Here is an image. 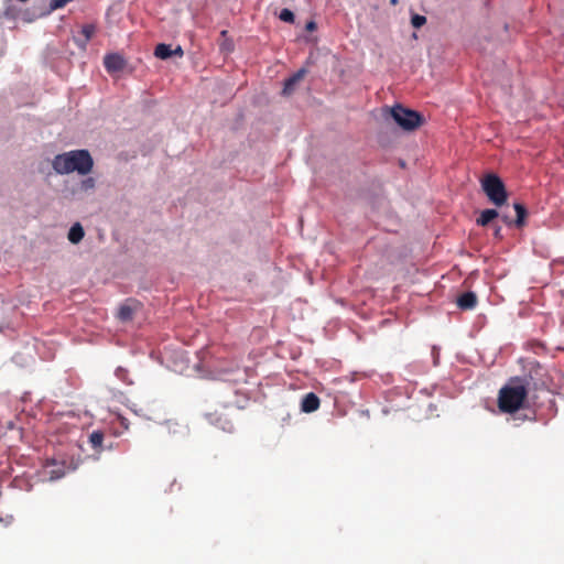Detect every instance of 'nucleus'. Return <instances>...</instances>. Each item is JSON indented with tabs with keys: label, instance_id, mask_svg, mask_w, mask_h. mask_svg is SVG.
<instances>
[{
	"label": "nucleus",
	"instance_id": "nucleus-13",
	"mask_svg": "<svg viewBox=\"0 0 564 564\" xmlns=\"http://www.w3.org/2000/svg\"><path fill=\"white\" fill-rule=\"evenodd\" d=\"M513 208H514L516 214H517V218L513 221H514V225L520 228L525 223V218L528 216V212H527V208L524 207V205H522L520 203H516L513 205Z\"/></svg>",
	"mask_w": 564,
	"mask_h": 564
},
{
	"label": "nucleus",
	"instance_id": "nucleus-21",
	"mask_svg": "<svg viewBox=\"0 0 564 564\" xmlns=\"http://www.w3.org/2000/svg\"><path fill=\"white\" fill-rule=\"evenodd\" d=\"M116 376L119 379H121L122 381H126L127 380V370L121 367H118L116 370Z\"/></svg>",
	"mask_w": 564,
	"mask_h": 564
},
{
	"label": "nucleus",
	"instance_id": "nucleus-22",
	"mask_svg": "<svg viewBox=\"0 0 564 564\" xmlns=\"http://www.w3.org/2000/svg\"><path fill=\"white\" fill-rule=\"evenodd\" d=\"M238 369H239V364L237 361H235V362H232L230 368L221 369L220 371H223V372H231V371H235V370H238Z\"/></svg>",
	"mask_w": 564,
	"mask_h": 564
},
{
	"label": "nucleus",
	"instance_id": "nucleus-1",
	"mask_svg": "<svg viewBox=\"0 0 564 564\" xmlns=\"http://www.w3.org/2000/svg\"><path fill=\"white\" fill-rule=\"evenodd\" d=\"M531 377H512L499 390L498 408L502 413H516L524 408L530 389Z\"/></svg>",
	"mask_w": 564,
	"mask_h": 564
},
{
	"label": "nucleus",
	"instance_id": "nucleus-19",
	"mask_svg": "<svg viewBox=\"0 0 564 564\" xmlns=\"http://www.w3.org/2000/svg\"><path fill=\"white\" fill-rule=\"evenodd\" d=\"M411 22H412V25L414 28L419 29V28H421L422 25L425 24L426 18L423 17V15L415 14V15L412 17Z\"/></svg>",
	"mask_w": 564,
	"mask_h": 564
},
{
	"label": "nucleus",
	"instance_id": "nucleus-24",
	"mask_svg": "<svg viewBox=\"0 0 564 564\" xmlns=\"http://www.w3.org/2000/svg\"><path fill=\"white\" fill-rule=\"evenodd\" d=\"M173 55H178V56H182L183 55V50L181 46H177L175 50H173Z\"/></svg>",
	"mask_w": 564,
	"mask_h": 564
},
{
	"label": "nucleus",
	"instance_id": "nucleus-27",
	"mask_svg": "<svg viewBox=\"0 0 564 564\" xmlns=\"http://www.w3.org/2000/svg\"><path fill=\"white\" fill-rule=\"evenodd\" d=\"M227 33H228V32H227L226 30H224V31H221L220 35H221V36H226V35H227Z\"/></svg>",
	"mask_w": 564,
	"mask_h": 564
},
{
	"label": "nucleus",
	"instance_id": "nucleus-23",
	"mask_svg": "<svg viewBox=\"0 0 564 564\" xmlns=\"http://www.w3.org/2000/svg\"><path fill=\"white\" fill-rule=\"evenodd\" d=\"M316 28H317V26H316V23H315L314 21H310V22H307V24H306V30H307V31H311V32H312V31H315V30H316Z\"/></svg>",
	"mask_w": 564,
	"mask_h": 564
},
{
	"label": "nucleus",
	"instance_id": "nucleus-5",
	"mask_svg": "<svg viewBox=\"0 0 564 564\" xmlns=\"http://www.w3.org/2000/svg\"><path fill=\"white\" fill-rule=\"evenodd\" d=\"M67 469L68 467L66 466V462L51 459L43 466V476L50 481H55L63 478L66 475Z\"/></svg>",
	"mask_w": 564,
	"mask_h": 564
},
{
	"label": "nucleus",
	"instance_id": "nucleus-18",
	"mask_svg": "<svg viewBox=\"0 0 564 564\" xmlns=\"http://www.w3.org/2000/svg\"><path fill=\"white\" fill-rule=\"evenodd\" d=\"M279 18L284 21V22H288V23H293L294 22V13L289 10V9H283L281 12H280V15Z\"/></svg>",
	"mask_w": 564,
	"mask_h": 564
},
{
	"label": "nucleus",
	"instance_id": "nucleus-2",
	"mask_svg": "<svg viewBox=\"0 0 564 564\" xmlns=\"http://www.w3.org/2000/svg\"><path fill=\"white\" fill-rule=\"evenodd\" d=\"M52 166L58 174L77 172L80 175H86L91 172L94 160L88 150H73L55 155Z\"/></svg>",
	"mask_w": 564,
	"mask_h": 564
},
{
	"label": "nucleus",
	"instance_id": "nucleus-11",
	"mask_svg": "<svg viewBox=\"0 0 564 564\" xmlns=\"http://www.w3.org/2000/svg\"><path fill=\"white\" fill-rule=\"evenodd\" d=\"M498 216H499V213L496 209H485L481 212L480 216L477 218V225L482 226V227L487 226Z\"/></svg>",
	"mask_w": 564,
	"mask_h": 564
},
{
	"label": "nucleus",
	"instance_id": "nucleus-4",
	"mask_svg": "<svg viewBox=\"0 0 564 564\" xmlns=\"http://www.w3.org/2000/svg\"><path fill=\"white\" fill-rule=\"evenodd\" d=\"M389 112L395 123L406 131H412L423 123V117L417 111L408 109L401 105H395L390 108Z\"/></svg>",
	"mask_w": 564,
	"mask_h": 564
},
{
	"label": "nucleus",
	"instance_id": "nucleus-9",
	"mask_svg": "<svg viewBox=\"0 0 564 564\" xmlns=\"http://www.w3.org/2000/svg\"><path fill=\"white\" fill-rule=\"evenodd\" d=\"M105 434L102 431L97 430L90 433L88 441L91 447L100 453L102 451V443H104Z\"/></svg>",
	"mask_w": 564,
	"mask_h": 564
},
{
	"label": "nucleus",
	"instance_id": "nucleus-14",
	"mask_svg": "<svg viewBox=\"0 0 564 564\" xmlns=\"http://www.w3.org/2000/svg\"><path fill=\"white\" fill-rule=\"evenodd\" d=\"M155 57L160 59H167L173 55V50L169 44H158L154 50Z\"/></svg>",
	"mask_w": 564,
	"mask_h": 564
},
{
	"label": "nucleus",
	"instance_id": "nucleus-28",
	"mask_svg": "<svg viewBox=\"0 0 564 564\" xmlns=\"http://www.w3.org/2000/svg\"><path fill=\"white\" fill-rule=\"evenodd\" d=\"M391 4H397L398 0H390Z\"/></svg>",
	"mask_w": 564,
	"mask_h": 564
},
{
	"label": "nucleus",
	"instance_id": "nucleus-26",
	"mask_svg": "<svg viewBox=\"0 0 564 564\" xmlns=\"http://www.w3.org/2000/svg\"><path fill=\"white\" fill-rule=\"evenodd\" d=\"M500 227H497L496 230H495V236L496 237H499L500 236Z\"/></svg>",
	"mask_w": 564,
	"mask_h": 564
},
{
	"label": "nucleus",
	"instance_id": "nucleus-8",
	"mask_svg": "<svg viewBox=\"0 0 564 564\" xmlns=\"http://www.w3.org/2000/svg\"><path fill=\"white\" fill-rule=\"evenodd\" d=\"M319 408V398L313 393L310 392L305 394L301 402V410L305 413H311L316 411Z\"/></svg>",
	"mask_w": 564,
	"mask_h": 564
},
{
	"label": "nucleus",
	"instance_id": "nucleus-7",
	"mask_svg": "<svg viewBox=\"0 0 564 564\" xmlns=\"http://www.w3.org/2000/svg\"><path fill=\"white\" fill-rule=\"evenodd\" d=\"M477 302H478L477 295L471 291L460 294L456 301L457 306L463 311H468V310L475 308L477 305Z\"/></svg>",
	"mask_w": 564,
	"mask_h": 564
},
{
	"label": "nucleus",
	"instance_id": "nucleus-20",
	"mask_svg": "<svg viewBox=\"0 0 564 564\" xmlns=\"http://www.w3.org/2000/svg\"><path fill=\"white\" fill-rule=\"evenodd\" d=\"M117 420L119 421L121 427L124 430V431H128L129 430V421L127 417L122 416V415H118Z\"/></svg>",
	"mask_w": 564,
	"mask_h": 564
},
{
	"label": "nucleus",
	"instance_id": "nucleus-3",
	"mask_svg": "<svg viewBox=\"0 0 564 564\" xmlns=\"http://www.w3.org/2000/svg\"><path fill=\"white\" fill-rule=\"evenodd\" d=\"M481 187L489 200L496 206H502L508 198L503 182L496 174H488L481 180Z\"/></svg>",
	"mask_w": 564,
	"mask_h": 564
},
{
	"label": "nucleus",
	"instance_id": "nucleus-10",
	"mask_svg": "<svg viewBox=\"0 0 564 564\" xmlns=\"http://www.w3.org/2000/svg\"><path fill=\"white\" fill-rule=\"evenodd\" d=\"M305 74L304 69H300L297 73H295L293 76L288 78L284 83L283 93L284 94H291L294 89V86L303 78Z\"/></svg>",
	"mask_w": 564,
	"mask_h": 564
},
{
	"label": "nucleus",
	"instance_id": "nucleus-15",
	"mask_svg": "<svg viewBox=\"0 0 564 564\" xmlns=\"http://www.w3.org/2000/svg\"><path fill=\"white\" fill-rule=\"evenodd\" d=\"M132 316H133V308L130 305L123 304L119 307L118 317L120 321H122V322L131 321Z\"/></svg>",
	"mask_w": 564,
	"mask_h": 564
},
{
	"label": "nucleus",
	"instance_id": "nucleus-16",
	"mask_svg": "<svg viewBox=\"0 0 564 564\" xmlns=\"http://www.w3.org/2000/svg\"><path fill=\"white\" fill-rule=\"evenodd\" d=\"M96 32V26L94 24H85L82 28V34L84 35L85 40L82 46H85L88 41L94 36Z\"/></svg>",
	"mask_w": 564,
	"mask_h": 564
},
{
	"label": "nucleus",
	"instance_id": "nucleus-12",
	"mask_svg": "<svg viewBox=\"0 0 564 564\" xmlns=\"http://www.w3.org/2000/svg\"><path fill=\"white\" fill-rule=\"evenodd\" d=\"M84 229L80 224H74L68 231V240L72 243H78L84 238Z\"/></svg>",
	"mask_w": 564,
	"mask_h": 564
},
{
	"label": "nucleus",
	"instance_id": "nucleus-25",
	"mask_svg": "<svg viewBox=\"0 0 564 564\" xmlns=\"http://www.w3.org/2000/svg\"><path fill=\"white\" fill-rule=\"evenodd\" d=\"M501 218H502V220H503L506 224H508V225H510V224L514 223V221H513L509 216H507V215H502V216H501Z\"/></svg>",
	"mask_w": 564,
	"mask_h": 564
},
{
	"label": "nucleus",
	"instance_id": "nucleus-6",
	"mask_svg": "<svg viewBox=\"0 0 564 564\" xmlns=\"http://www.w3.org/2000/svg\"><path fill=\"white\" fill-rule=\"evenodd\" d=\"M104 65L107 72L117 73L124 68L126 61L119 54H108L104 58Z\"/></svg>",
	"mask_w": 564,
	"mask_h": 564
},
{
	"label": "nucleus",
	"instance_id": "nucleus-17",
	"mask_svg": "<svg viewBox=\"0 0 564 564\" xmlns=\"http://www.w3.org/2000/svg\"><path fill=\"white\" fill-rule=\"evenodd\" d=\"M96 186V181L94 177H86L84 180H82V182L79 183V189L82 192H89V191H93Z\"/></svg>",
	"mask_w": 564,
	"mask_h": 564
}]
</instances>
